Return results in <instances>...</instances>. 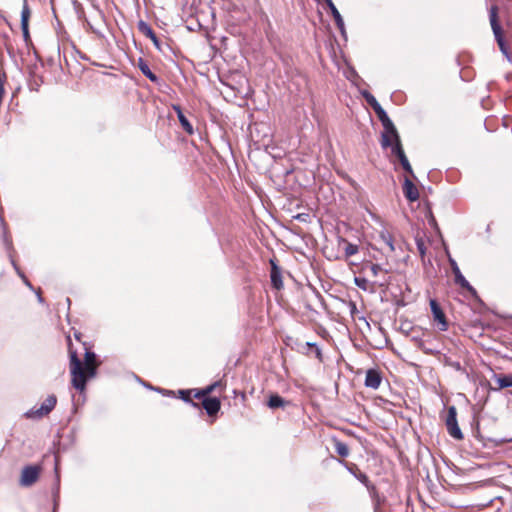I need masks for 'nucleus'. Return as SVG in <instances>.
Here are the masks:
<instances>
[{"mask_svg": "<svg viewBox=\"0 0 512 512\" xmlns=\"http://www.w3.org/2000/svg\"><path fill=\"white\" fill-rule=\"evenodd\" d=\"M382 271V268L380 265L378 264H372L370 266V272L372 274V276L376 277L378 276V274Z\"/></svg>", "mask_w": 512, "mask_h": 512, "instance_id": "bb28decb", "label": "nucleus"}, {"mask_svg": "<svg viewBox=\"0 0 512 512\" xmlns=\"http://www.w3.org/2000/svg\"><path fill=\"white\" fill-rule=\"evenodd\" d=\"M174 109L177 112L178 119H179L182 127L184 128V130L186 132H188L189 134H192L193 133V128H192L191 124L189 123V121L187 120V118L182 113L180 107L175 106Z\"/></svg>", "mask_w": 512, "mask_h": 512, "instance_id": "2eb2a0df", "label": "nucleus"}, {"mask_svg": "<svg viewBox=\"0 0 512 512\" xmlns=\"http://www.w3.org/2000/svg\"><path fill=\"white\" fill-rule=\"evenodd\" d=\"M392 154L398 157L403 169L408 172L412 177H414V173L412 167L402 149L401 145H393Z\"/></svg>", "mask_w": 512, "mask_h": 512, "instance_id": "6e6552de", "label": "nucleus"}, {"mask_svg": "<svg viewBox=\"0 0 512 512\" xmlns=\"http://www.w3.org/2000/svg\"><path fill=\"white\" fill-rule=\"evenodd\" d=\"M342 242L345 245L344 251H345V256L346 257H350L352 255H355L358 252V246L357 245L349 243V242H347L345 240H342Z\"/></svg>", "mask_w": 512, "mask_h": 512, "instance_id": "aec40b11", "label": "nucleus"}, {"mask_svg": "<svg viewBox=\"0 0 512 512\" xmlns=\"http://www.w3.org/2000/svg\"><path fill=\"white\" fill-rule=\"evenodd\" d=\"M445 422H446V427H447L448 433L451 437H453L457 440L463 439V433L458 425L457 411L454 406H450L448 408Z\"/></svg>", "mask_w": 512, "mask_h": 512, "instance_id": "f03ea898", "label": "nucleus"}, {"mask_svg": "<svg viewBox=\"0 0 512 512\" xmlns=\"http://www.w3.org/2000/svg\"><path fill=\"white\" fill-rule=\"evenodd\" d=\"M336 451L340 456L343 457H346L349 454L348 447L342 442L336 443Z\"/></svg>", "mask_w": 512, "mask_h": 512, "instance_id": "393cba45", "label": "nucleus"}, {"mask_svg": "<svg viewBox=\"0 0 512 512\" xmlns=\"http://www.w3.org/2000/svg\"><path fill=\"white\" fill-rule=\"evenodd\" d=\"M98 362L94 352L86 351L84 363L70 350V373L72 386L81 393L86 389V382L96 376Z\"/></svg>", "mask_w": 512, "mask_h": 512, "instance_id": "f257e3e1", "label": "nucleus"}, {"mask_svg": "<svg viewBox=\"0 0 512 512\" xmlns=\"http://www.w3.org/2000/svg\"><path fill=\"white\" fill-rule=\"evenodd\" d=\"M355 284L359 288H361L363 290H367L368 281L365 278H355Z\"/></svg>", "mask_w": 512, "mask_h": 512, "instance_id": "a878e982", "label": "nucleus"}, {"mask_svg": "<svg viewBox=\"0 0 512 512\" xmlns=\"http://www.w3.org/2000/svg\"><path fill=\"white\" fill-rule=\"evenodd\" d=\"M217 385H218V383H214V384L206 387L204 390H202L201 395L206 396V395L210 394Z\"/></svg>", "mask_w": 512, "mask_h": 512, "instance_id": "c85d7f7f", "label": "nucleus"}, {"mask_svg": "<svg viewBox=\"0 0 512 512\" xmlns=\"http://www.w3.org/2000/svg\"><path fill=\"white\" fill-rule=\"evenodd\" d=\"M271 281L275 288L280 289L282 287V280L280 274L276 271L275 268L272 269L271 272Z\"/></svg>", "mask_w": 512, "mask_h": 512, "instance_id": "412c9836", "label": "nucleus"}, {"mask_svg": "<svg viewBox=\"0 0 512 512\" xmlns=\"http://www.w3.org/2000/svg\"><path fill=\"white\" fill-rule=\"evenodd\" d=\"M377 116H378L379 120L381 121L383 128L393 125L392 121L390 120V118L388 117V115L386 114L384 109L379 111Z\"/></svg>", "mask_w": 512, "mask_h": 512, "instance_id": "4be33fe9", "label": "nucleus"}, {"mask_svg": "<svg viewBox=\"0 0 512 512\" xmlns=\"http://www.w3.org/2000/svg\"><path fill=\"white\" fill-rule=\"evenodd\" d=\"M490 22H491L493 32L495 34L496 40L498 42V45H499L501 51L505 55H507V50L505 48V44H504V41H503L501 33H500L501 28L497 23V8L496 7H492L490 10Z\"/></svg>", "mask_w": 512, "mask_h": 512, "instance_id": "39448f33", "label": "nucleus"}, {"mask_svg": "<svg viewBox=\"0 0 512 512\" xmlns=\"http://www.w3.org/2000/svg\"><path fill=\"white\" fill-rule=\"evenodd\" d=\"M324 1L326 2V4L328 5L329 8L334 6V3L332 0H324Z\"/></svg>", "mask_w": 512, "mask_h": 512, "instance_id": "473e14b6", "label": "nucleus"}, {"mask_svg": "<svg viewBox=\"0 0 512 512\" xmlns=\"http://www.w3.org/2000/svg\"><path fill=\"white\" fill-rule=\"evenodd\" d=\"M38 300L39 302H42V297L40 296V294H38Z\"/></svg>", "mask_w": 512, "mask_h": 512, "instance_id": "72a5a7b5", "label": "nucleus"}, {"mask_svg": "<svg viewBox=\"0 0 512 512\" xmlns=\"http://www.w3.org/2000/svg\"><path fill=\"white\" fill-rule=\"evenodd\" d=\"M372 108L374 109V111L376 112V114L379 113V111H381L383 108L381 107V105L377 102L374 103V105L372 106Z\"/></svg>", "mask_w": 512, "mask_h": 512, "instance_id": "c756f323", "label": "nucleus"}, {"mask_svg": "<svg viewBox=\"0 0 512 512\" xmlns=\"http://www.w3.org/2000/svg\"><path fill=\"white\" fill-rule=\"evenodd\" d=\"M324 1L326 2V4L328 5L329 8L334 6V3L332 0H324Z\"/></svg>", "mask_w": 512, "mask_h": 512, "instance_id": "2f4dec72", "label": "nucleus"}, {"mask_svg": "<svg viewBox=\"0 0 512 512\" xmlns=\"http://www.w3.org/2000/svg\"><path fill=\"white\" fill-rule=\"evenodd\" d=\"M285 403V400L279 395H271L268 401V406L272 409H275L279 407H284Z\"/></svg>", "mask_w": 512, "mask_h": 512, "instance_id": "dca6fc26", "label": "nucleus"}, {"mask_svg": "<svg viewBox=\"0 0 512 512\" xmlns=\"http://www.w3.org/2000/svg\"><path fill=\"white\" fill-rule=\"evenodd\" d=\"M381 375L380 373L375 369H370L366 372L365 377V386L372 389L379 388L381 384Z\"/></svg>", "mask_w": 512, "mask_h": 512, "instance_id": "9d476101", "label": "nucleus"}, {"mask_svg": "<svg viewBox=\"0 0 512 512\" xmlns=\"http://www.w3.org/2000/svg\"><path fill=\"white\" fill-rule=\"evenodd\" d=\"M330 10L335 19L337 26L342 29L344 26V22H343V19L340 15L339 11L337 10L336 6L334 5L333 7L330 8Z\"/></svg>", "mask_w": 512, "mask_h": 512, "instance_id": "5701e85b", "label": "nucleus"}, {"mask_svg": "<svg viewBox=\"0 0 512 512\" xmlns=\"http://www.w3.org/2000/svg\"><path fill=\"white\" fill-rule=\"evenodd\" d=\"M140 26V30L146 35L148 36L156 46H158V40H157V37L156 35L154 34V32L152 31V29L147 25L145 24L144 22H140L139 24Z\"/></svg>", "mask_w": 512, "mask_h": 512, "instance_id": "f3484780", "label": "nucleus"}, {"mask_svg": "<svg viewBox=\"0 0 512 512\" xmlns=\"http://www.w3.org/2000/svg\"><path fill=\"white\" fill-rule=\"evenodd\" d=\"M40 469L36 466L25 467L21 474L20 482L23 486H30L36 482L39 477Z\"/></svg>", "mask_w": 512, "mask_h": 512, "instance_id": "0eeeda50", "label": "nucleus"}, {"mask_svg": "<svg viewBox=\"0 0 512 512\" xmlns=\"http://www.w3.org/2000/svg\"><path fill=\"white\" fill-rule=\"evenodd\" d=\"M139 68L141 72L148 77L151 81H156L157 77L151 72L149 66L142 60L139 61Z\"/></svg>", "mask_w": 512, "mask_h": 512, "instance_id": "a211bd4d", "label": "nucleus"}, {"mask_svg": "<svg viewBox=\"0 0 512 512\" xmlns=\"http://www.w3.org/2000/svg\"><path fill=\"white\" fill-rule=\"evenodd\" d=\"M416 245L422 260H424L426 254V246L423 239L419 236L416 237Z\"/></svg>", "mask_w": 512, "mask_h": 512, "instance_id": "b1692460", "label": "nucleus"}, {"mask_svg": "<svg viewBox=\"0 0 512 512\" xmlns=\"http://www.w3.org/2000/svg\"><path fill=\"white\" fill-rule=\"evenodd\" d=\"M449 263L451 265L452 272L455 276V283L460 285L462 288L467 289L469 292L475 294L474 288L469 284V282L462 275L456 261L449 257Z\"/></svg>", "mask_w": 512, "mask_h": 512, "instance_id": "423d86ee", "label": "nucleus"}, {"mask_svg": "<svg viewBox=\"0 0 512 512\" xmlns=\"http://www.w3.org/2000/svg\"><path fill=\"white\" fill-rule=\"evenodd\" d=\"M365 479H366V476H364V475H362V476L360 477V480H365Z\"/></svg>", "mask_w": 512, "mask_h": 512, "instance_id": "f704fd0d", "label": "nucleus"}, {"mask_svg": "<svg viewBox=\"0 0 512 512\" xmlns=\"http://www.w3.org/2000/svg\"><path fill=\"white\" fill-rule=\"evenodd\" d=\"M494 381L498 385V389L512 387V374L508 375H495Z\"/></svg>", "mask_w": 512, "mask_h": 512, "instance_id": "4468645a", "label": "nucleus"}, {"mask_svg": "<svg viewBox=\"0 0 512 512\" xmlns=\"http://www.w3.org/2000/svg\"><path fill=\"white\" fill-rule=\"evenodd\" d=\"M30 18V10L26 3L23 5V9L21 12V27L23 31L24 37L27 39L29 37V31H28V22Z\"/></svg>", "mask_w": 512, "mask_h": 512, "instance_id": "ddd939ff", "label": "nucleus"}, {"mask_svg": "<svg viewBox=\"0 0 512 512\" xmlns=\"http://www.w3.org/2000/svg\"><path fill=\"white\" fill-rule=\"evenodd\" d=\"M202 404L209 415L216 414L220 409V401L216 397H207Z\"/></svg>", "mask_w": 512, "mask_h": 512, "instance_id": "f8f14e48", "label": "nucleus"}, {"mask_svg": "<svg viewBox=\"0 0 512 512\" xmlns=\"http://www.w3.org/2000/svg\"><path fill=\"white\" fill-rule=\"evenodd\" d=\"M431 310L435 321L440 325V330L445 331L447 329V323L445 315L435 300L430 301Z\"/></svg>", "mask_w": 512, "mask_h": 512, "instance_id": "9b49d317", "label": "nucleus"}, {"mask_svg": "<svg viewBox=\"0 0 512 512\" xmlns=\"http://www.w3.org/2000/svg\"><path fill=\"white\" fill-rule=\"evenodd\" d=\"M57 402L56 396L50 395L48 396L42 405L37 409H31L26 413L28 418H41L47 414H49L55 407Z\"/></svg>", "mask_w": 512, "mask_h": 512, "instance_id": "7ed1b4c3", "label": "nucleus"}, {"mask_svg": "<svg viewBox=\"0 0 512 512\" xmlns=\"http://www.w3.org/2000/svg\"><path fill=\"white\" fill-rule=\"evenodd\" d=\"M18 274H19V275H20V277L23 279L24 283H25L28 287L32 288V286H31L30 282L26 279V277H25L23 274H21L20 272H18Z\"/></svg>", "mask_w": 512, "mask_h": 512, "instance_id": "7c9ffc66", "label": "nucleus"}, {"mask_svg": "<svg viewBox=\"0 0 512 512\" xmlns=\"http://www.w3.org/2000/svg\"><path fill=\"white\" fill-rule=\"evenodd\" d=\"M403 193L405 197L411 202H414L419 198V191L417 187L408 177L404 178Z\"/></svg>", "mask_w": 512, "mask_h": 512, "instance_id": "1a4fd4ad", "label": "nucleus"}, {"mask_svg": "<svg viewBox=\"0 0 512 512\" xmlns=\"http://www.w3.org/2000/svg\"><path fill=\"white\" fill-rule=\"evenodd\" d=\"M364 97L365 99L367 100V102L373 106L375 102H377V100L375 99V97L373 95H371L370 93L368 92H365L364 94Z\"/></svg>", "mask_w": 512, "mask_h": 512, "instance_id": "cd10ccee", "label": "nucleus"}, {"mask_svg": "<svg viewBox=\"0 0 512 512\" xmlns=\"http://www.w3.org/2000/svg\"><path fill=\"white\" fill-rule=\"evenodd\" d=\"M393 145H401L398 132L394 125L384 127L381 139V146L383 148L390 147L392 149Z\"/></svg>", "mask_w": 512, "mask_h": 512, "instance_id": "20e7f679", "label": "nucleus"}, {"mask_svg": "<svg viewBox=\"0 0 512 512\" xmlns=\"http://www.w3.org/2000/svg\"><path fill=\"white\" fill-rule=\"evenodd\" d=\"M507 441H508V442H512V438L508 439Z\"/></svg>", "mask_w": 512, "mask_h": 512, "instance_id": "c9c22d12", "label": "nucleus"}, {"mask_svg": "<svg viewBox=\"0 0 512 512\" xmlns=\"http://www.w3.org/2000/svg\"><path fill=\"white\" fill-rule=\"evenodd\" d=\"M380 238L382 241L389 247L390 251H394V245H393V239L392 236L389 234L388 231L383 230L380 232Z\"/></svg>", "mask_w": 512, "mask_h": 512, "instance_id": "6ab92c4d", "label": "nucleus"}]
</instances>
